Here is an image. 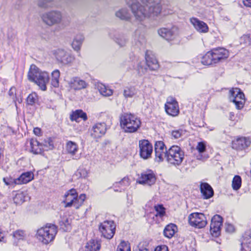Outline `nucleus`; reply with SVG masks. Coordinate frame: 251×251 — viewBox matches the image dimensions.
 Returning a JSON list of instances; mask_svg holds the SVG:
<instances>
[{
  "mask_svg": "<svg viewBox=\"0 0 251 251\" xmlns=\"http://www.w3.org/2000/svg\"><path fill=\"white\" fill-rule=\"evenodd\" d=\"M141 125L140 119L131 113H124L120 117V125L125 132H136Z\"/></svg>",
  "mask_w": 251,
  "mask_h": 251,
  "instance_id": "7ed1b4c3",
  "label": "nucleus"
},
{
  "mask_svg": "<svg viewBox=\"0 0 251 251\" xmlns=\"http://www.w3.org/2000/svg\"><path fill=\"white\" fill-rule=\"evenodd\" d=\"M177 230V227L175 224H170L165 227L163 231L164 235L168 238H171Z\"/></svg>",
  "mask_w": 251,
  "mask_h": 251,
  "instance_id": "cd10ccee",
  "label": "nucleus"
},
{
  "mask_svg": "<svg viewBox=\"0 0 251 251\" xmlns=\"http://www.w3.org/2000/svg\"><path fill=\"white\" fill-rule=\"evenodd\" d=\"M57 232V227L55 225L48 224L37 230L36 236L39 241L47 244L53 241Z\"/></svg>",
  "mask_w": 251,
  "mask_h": 251,
  "instance_id": "20e7f679",
  "label": "nucleus"
},
{
  "mask_svg": "<svg viewBox=\"0 0 251 251\" xmlns=\"http://www.w3.org/2000/svg\"><path fill=\"white\" fill-rule=\"evenodd\" d=\"M115 228L116 226L112 221H105L99 226V230L102 236L108 239H110L113 237Z\"/></svg>",
  "mask_w": 251,
  "mask_h": 251,
  "instance_id": "0eeeda50",
  "label": "nucleus"
},
{
  "mask_svg": "<svg viewBox=\"0 0 251 251\" xmlns=\"http://www.w3.org/2000/svg\"><path fill=\"white\" fill-rule=\"evenodd\" d=\"M201 62L205 65H210L214 64L212 60V55L210 51L207 52L201 58Z\"/></svg>",
  "mask_w": 251,
  "mask_h": 251,
  "instance_id": "4c0bfd02",
  "label": "nucleus"
},
{
  "mask_svg": "<svg viewBox=\"0 0 251 251\" xmlns=\"http://www.w3.org/2000/svg\"><path fill=\"white\" fill-rule=\"evenodd\" d=\"M98 89L101 95L105 97H108L113 94V91L109 88H107L103 84H99L98 85Z\"/></svg>",
  "mask_w": 251,
  "mask_h": 251,
  "instance_id": "f704fd0d",
  "label": "nucleus"
},
{
  "mask_svg": "<svg viewBox=\"0 0 251 251\" xmlns=\"http://www.w3.org/2000/svg\"><path fill=\"white\" fill-rule=\"evenodd\" d=\"M137 94V90L134 86H128L125 87L123 95L125 98H132Z\"/></svg>",
  "mask_w": 251,
  "mask_h": 251,
  "instance_id": "473e14b6",
  "label": "nucleus"
},
{
  "mask_svg": "<svg viewBox=\"0 0 251 251\" xmlns=\"http://www.w3.org/2000/svg\"><path fill=\"white\" fill-rule=\"evenodd\" d=\"M129 184L130 181L129 178L128 177H125L119 182H116L113 184L114 188H116L117 187L120 188L119 190L114 189V191L121 192L123 190H125L126 188L129 186Z\"/></svg>",
  "mask_w": 251,
  "mask_h": 251,
  "instance_id": "c85d7f7f",
  "label": "nucleus"
},
{
  "mask_svg": "<svg viewBox=\"0 0 251 251\" xmlns=\"http://www.w3.org/2000/svg\"><path fill=\"white\" fill-rule=\"evenodd\" d=\"M245 6L251 7V0H243Z\"/></svg>",
  "mask_w": 251,
  "mask_h": 251,
  "instance_id": "052dcab7",
  "label": "nucleus"
},
{
  "mask_svg": "<svg viewBox=\"0 0 251 251\" xmlns=\"http://www.w3.org/2000/svg\"><path fill=\"white\" fill-rule=\"evenodd\" d=\"M68 84L70 88L75 91L85 89L88 86V83L85 80L77 76L71 78Z\"/></svg>",
  "mask_w": 251,
  "mask_h": 251,
  "instance_id": "2eb2a0df",
  "label": "nucleus"
},
{
  "mask_svg": "<svg viewBox=\"0 0 251 251\" xmlns=\"http://www.w3.org/2000/svg\"><path fill=\"white\" fill-rule=\"evenodd\" d=\"M26 145L27 147H30V151L34 154H41L43 152V145L36 139H31L27 142Z\"/></svg>",
  "mask_w": 251,
  "mask_h": 251,
  "instance_id": "412c9836",
  "label": "nucleus"
},
{
  "mask_svg": "<svg viewBox=\"0 0 251 251\" xmlns=\"http://www.w3.org/2000/svg\"><path fill=\"white\" fill-rule=\"evenodd\" d=\"M230 100L232 101L238 109H242L245 103V96L239 88H233L229 91Z\"/></svg>",
  "mask_w": 251,
  "mask_h": 251,
  "instance_id": "6e6552de",
  "label": "nucleus"
},
{
  "mask_svg": "<svg viewBox=\"0 0 251 251\" xmlns=\"http://www.w3.org/2000/svg\"><path fill=\"white\" fill-rule=\"evenodd\" d=\"M165 108L166 113L173 117L177 116L179 112L178 103L173 97H169L167 99V102L165 104Z\"/></svg>",
  "mask_w": 251,
  "mask_h": 251,
  "instance_id": "9d476101",
  "label": "nucleus"
},
{
  "mask_svg": "<svg viewBox=\"0 0 251 251\" xmlns=\"http://www.w3.org/2000/svg\"><path fill=\"white\" fill-rule=\"evenodd\" d=\"M25 194L24 192H21L17 193L13 199V201L17 204H20L25 201Z\"/></svg>",
  "mask_w": 251,
  "mask_h": 251,
  "instance_id": "37998d69",
  "label": "nucleus"
},
{
  "mask_svg": "<svg viewBox=\"0 0 251 251\" xmlns=\"http://www.w3.org/2000/svg\"><path fill=\"white\" fill-rule=\"evenodd\" d=\"M212 55V60L214 62V64H216L219 62H220L218 55H216V51H214V49H213L210 51Z\"/></svg>",
  "mask_w": 251,
  "mask_h": 251,
  "instance_id": "6e6d98bb",
  "label": "nucleus"
},
{
  "mask_svg": "<svg viewBox=\"0 0 251 251\" xmlns=\"http://www.w3.org/2000/svg\"><path fill=\"white\" fill-rule=\"evenodd\" d=\"M25 236L24 231L17 230L13 233V237L18 240H23Z\"/></svg>",
  "mask_w": 251,
  "mask_h": 251,
  "instance_id": "de8ad7c7",
  "label": "nucleus"
},
{
  "mask_svg": "<svg viewBox=\"0 0 251 251\" xmlns=\"http://www.w3.org/2000/svg\"><path fill=\"white\" fill-rule=\"evenodd\" d=\"M55 54L57 60L65 65L72 63L75 59V57L73 55L61 49L57 50Z\"/></svg>",
  "mask_w": 251,
  "mask_h": 251,
  "instance_id": "4468645a",
  "label": "nucleus"
},
{
  "mask_svg": "<svg viewBox=\"0 0 251 251\" xmlns=\"http://www.w3.org/2000/svg\"><path fill=\"white\" fill-rule=\"evenodd\" d=\"M189 224L194 227L201 228L207 224V221L204 215L201 213H193L188 217Z\"/></svg>",
  "mask_w": 251,
  "mask_h": 251,
  "instance_id": "1a4fd4ad",
  "label": "nucleus"
},
{
  "mask_svg": "<svg viewBox=\"0 0 251 251\" xmlns=\"http://www.w3.org/2000/svg\"><path fill=\"white\" fill-rule=\"evenodd\" d=\"M186 131L182 129L173 130L171 132V135L174 139H177L185 134Z\"/></svg>",
  "mask_w": 251,
  "mask_h": 251,
  "instance_id": "c03bdc74",
  "label": "nucleus"
},
{
  "mask_svg": "<svg viewBox=\"0 0 251 251\" xmlns=\"http://www.w3.org/2000/svg\"><path fill=\"white\" fill-rule=\"evenodd\" d=\"M88 172L86 169L83 168H79L75 173L74 176L77 178H85L87 176Z\"/></svg>",
  "mask_w": 251,
  "mask_h": 251,
  "instance_id": "49530a36",
  "label": "nucleus"
},
{
  "mask_svg": "<svg viewBox=\"0 0 251 251\" xmlns=\"http://www.w3.org/2000/svg\"><path fill=\"white\" fill-rule=\"evenodd\" d=\"M223 223V218L219 215H215L211 219L210 232L213 236L218 237L221 233V227Z\"/></svg>",
  "mask_w": 251,
  "mask_h": 251,
  "instance_id": "9b49d317",
  "label": "nucleus"
},
{
  "mask_svg": "<svg viewBox=\"0 0 251 251\" xmlns=\"http://www.w3.org/2000/svg\"><path fill=\"white\" fill-rule=\"evenodd\" d=\"M147 69L144 67V64L140 62L138 64L137 71L139 75H142L147 72Z\"/></svg>",
  "mask_w": 251,
  "mask_h": 251,
  "instance_id": "603ef678",
  "label": "nucleus"
},
{
  "mask_svg": "<svg viewBox=\"0 0 251 251\" xmlns=\"http://www.w3.org/2000/svg\"><path fill=\"white\" fill-rule=\"evenodd\" d=\"M145 59L147 65L151 71L156 70L159 68V64L155 56L151 51H147L146 53Z\"/></svg>",
  "mask_w": 251,
  "mask_h": 251,
  "instance_id": "aec40b11",
  "label": "nucleus"
},
{
  "mask_svg": "<svg viewBox=\"0 0 251 251\" xmlns=\"http://www.w3.org/2000/svg\"><path fill=\"white\" fill-rule=\"evenodd\" d=\"M216 51V55H218V59L220 61L226 59L229 55L228 51L224 48L214 49Z\"/></svg>",
  "mask_w": 251,
  "mask_h": 251,
  "instance_id": "2f4dec72",
  "label": "nucleus"
},
{
  "mask_svg": "<svg viewBox=\"0 0 251 251\" xmlns=\"http://www.w3.org/2000/svg\"><path fill=\"white\" fill-rule=\"evenodd\" d=\"M77 195V192L74 189L70 190L65 194V200L64 202L65 203L66 207H69L72 206L73 205V202L75 199Z\"/></svg>",
  "mask_w": 251,
  "mask_h": 251,
  "instance_id": "393cba45",
  "label": "nucleus"
},
{
  "mask_svg": "<svg viewBox=\"0 0 251 251\" xmlns=\"http://www.w3.org/2000/svg\"><path fill=\"white\" fill-rule=\"evenodd\" d=\"M27 76L28 79L35 82L42 90L47 89L46 85L49 80V75L47 72L41 71L36 66L32 64Z\"/></svg>",
  "mask_w": 251,
  "mask_h": 251,
  "instance_id": "f03ea898",
  "label": "nucleus"
},
{
  "mask_svg": "<svg viewBox=\"0 0 251 251\" xmlns=\"http://www.w3.org/2000/svg\"><path fill=\"white\" fill-rule=\"evenodd\" d=\"M66 150L67 152L70 155L73 159L77 160L80 158V154L77 153L78 147L75 143L71 141L67 142Z\"/></svg>",
  "mask_w": 251,
  "mask_h": 251,
  "instance_id": "6ab92c4d",
  "label": "nucleus"
},
{
  "mask_svg": "<svg viewBox=\"0 0 251 251\" xmlns=\"http://www.w3.org/2000/svg\"><path fill=\"white\" fill-rule=\"evenodd\" d=\"M190 22L199 32L207 33L208 31V25L203 21H200L196 18H192L190 19Z\"/></svg>",
  "mask_w": 251,
  "mask_h": 251,
  "instance_id": "4be33fe9",
  "label": "nucleus"
},
{
  "mask_svg": "<svg viewBox=\"0 0 251 251\" xmlns=\"http://www.w3.org/2000/svg\"><path fill=\"white\" fill-rule=\"evenodd\" d=\"M86 199V196L84 194L80 195L78 197L77 195L73 202V206H74L76 209H78L83 204L84 201Z\"/></svg>",
  "mask_w": 251,
  "mask_h": 251,
  "instance_id": "e433bc0d",
  "label": "nucleus"
},
{
  "mask_svg": "<svg viewBox=\"0 0 251 251\" xmlns=\"http://www.w3.org/2000/svg\"><path fill=\"white\" fill-rule=\"evenodd\" d=\"M154 251H168V248L165 245L157 247Z\"/></svg>",
  "mask_w": 251,
  "mask_h": 251,
  "instance_id": "4d7b16f0",
  "label": "nucleus"
},
{
  "mask_svg": "<svg viewBox=\"0 0 251 251\" xmlns=\"http://www.w3.org/2000/svg\"><path fill=\"white\" fill-rule=\"evenodd\" d=\"M159 35L168 41H172L177 36V29L173 27L171 29L162 28L158 30Z\"/></svg>",
  "mask_w": 251,
  "mask_h": 251,
  "instance_id": "f3484780",
  "label": "nucleus"
},
{
  "mask_svg": "<svg viewBox=\"0 0 251 251\" xmlns=\"http://www.w3.org/2000/svg\"><path fill=\"white\" fill-rule=\"evenodd\" d=\"M226 230L229 232H232L234 230V226L231 224H226Z\"/></svg>",
  "mask_w": 251,
  "mask_h": 251,
  "instance_id": "13d9d810",
  "label": "nucleus"
},
{
  "mask_svg": "<svg viewBox=\"0 0 251 251\" xmlns=\"http://www.w3.org/2000/svg\"><path fill=\"white\" fill-rule=\"evenodd\" d=\"M117 251H130L129 243L124 241H122L119 245Z\"/></svg>",
  "mask_w": 251,
  "mask_h": 251,
  "instance_id": "a18cd8bd",
  "label": "nucleus"
},
{
  "mask_svg": "<svg viewBox=\"0 0 251 251\" xmlns=\"http://www.w3.org/2000/svg\"><path fill=\"white\" fill-rule=\"evenodd\" d=\"M206 145L203 142H199L196 147L197 150L199 152H203L205 150Z\"/></svg>",
  "mask_w": 251,
  "mask_h": 251,
  "instance_id": "864d4df0",
  "label": "nucleus"
},
{
  "mask_svg": "<svg viewBox=\"0 0 251 251\" xmlns=\"http://www.w3.org/2000/svg\"><path fill=\"white\" fill-rule=\"evenodd\" d=\"M37 96L35 93L30 94L27 98V103L29 105H32L36 100Z\"/></svg>",
  "mask_w": 251,
  "mask_h": 251,
  "instance_id": "8fccbe9b",
  "label": "nucleus"
},
{
  "mask_svg": "<svg viewBox=\"0 0 251 251\" xmlns=\"http://www.w3.org/2000/svg\"><path fill=\"white\" fill-rule=\"evenodd\" d=\"M167 161L172 165L179 166L184 158V152L178 146H173L168 150Z\"/></svg>",
  "mask_w": 251,
  "mask_h": 251,
  "instance_id": "39448f33",
  "label": "nucleus"
},
{
  "mask_svg": "<svg viewBox=\"0 0 251 251\" xmlns=\"http://www.w3.org/2000/svg\"><path fill=\"white\" fill-rule=\"evenodd\" d=\"M52 78L51 84L54 87L57 88L59 86V78L60 77V72L55 70L52 73Z\"/></svg>",
  "mask_w": 251,
  "mask_h": 251,
  "instance_id": "c9c22d12",
  "label": "nucleus"
},
{
  "mask_svg": "<svg viewBox=\"0 0 251 251\" xmlns=\"http://www.w3.org/2000/svg\"><path fill=\"white\" fill-rule=\"evenodd\" d=\"M251 144L249 138L244 137H237L232 141V149L236 150H242L248 148Z\"/></svg>",
  "mask_w": 251,
  "mask_h": 251,
  "instance_id": "dca6fc26",
  "label": "nucleus"
},
{
  "mask_svg": "<svg viewBox=\"0 0 251 251\" xmlns=\"http://www.w3.org/2000/svg\"><path fill=\"white\" fill-rule=\"evenodd\" d=\"M33 132L36 135L39 136L41 133V129L38 127H36L34 128Z\"/></svg>",
  "mask_w": 251,
  "mask_h": 251,
  "instance_id": "680f3d73",
  "label": "nucleus"
},
{
  "mask_svg": "<svg viewBox=\"0 0 251 251\" xmlns=\"http://www.w3.org/2000/svg\"><path fill=\"white\" fill-rule=\"evenodd\" d=\"M117 17L123 20H128L131 17V15L128 9L126 8H123L119 9L115 14Z\"/></svg>",
  "mask_w": 251,
  "mask_h": 251,
  "instance_id": "7c9ffc66",
  "label": "nucleus"
},
{
  "mask_svg": "<svg viewBox=\"0 0 251 251\" xmlns=\"http://www.w3.org/2000/svg\"><path fill=\"white\" fill-rule=\"evenodd\" d=\"M41 18L45 25L52 26L61 23L63 15L60 11L53 10L42 14Z\"/></svg>",
  "mask_w": 251,
  "mask_h": 251,
  "instance_id": "423d86ee",
  "label": "nucleus"
},
{
  "mask_svg": "<svg viewBox=\"0 0 251 251\" xmlns=\"http://www.w3.org/2000/svg\"><path fill=\"white\" fill-rule=\"evenodd\" d=\"M62 222L63 223V224H64V225H65V226L66 227H67V226L68 225H70V223H69V220H68V219H65L64 220V221H63V222Z\"/></svg>",
  "mask_w": 251,
  "mask_h": 251,
  "instance_id": "e2e57ef3",
  "label": "nucleus"
},
{
  "mask_svg": "<svg viewBox=\"0 0 251 251\" xmlns=\"http://www.w3.org/2000/svg\"><path fill=\"white\" fill-rule=\"evenodd\" d=\"M83 40L84 37L82 35H76L74 38L72 43L73 48L76 51L79 50Z\"/></svg>",
  "mask_w": 251,
  "mask_h": 251,
  "instance_id": "c756f323",
  "label": "nucleus"
},
{
  "mask_svg": "<svg viewBox=\"0 0 251 251\" xmlns=\"http://www.w3.org/2000/svg\"><path fill=\"white\" fill-rule=\"evenodd\" d=\"M241 178L239 176H235L232 180V187L234 190H238L241 186Z\"/></svg>",
  "mask_w": 251,
  "mask_h": 251,
  "instance_id": "a19ab883",
  "label": "nucleus"
},
{
  "mask_svg": "<svg viewBox=\"0 0 251 251\" xmlns=\"http://www.w3.org/2000/svg\"><path fill=\"white\" fill-rule=\"evenodd\" d=\"M14 179H12L11 178H3V181L5 182L6 185H10L13 183H14V181H13Z\"/></svg>",
  "mask_w": 251,
  "mask_h": 251,
  "instance_id": "bf43d9fd",
  "label": "nucleus"
},
{
  "mask_svg": "<svg viewBox=\"0 0 251 251\" xmlns=\"http://www.w3.org/2000/svg\"><path fill=\"white\" fill-rule=\"evenodd\" d=\"M154 209L156 211V214L153 215V218L159 217L162 219L166 214V209L162 204H157L155 205Z\"/></svg>",
  "mask_w": 251,
  "mask_h": 251,
  "instance_id": "72a5a7b5",
  "label": "nucleus"
},
{
  "mask_svg": "<svg viewBox=\"0 0 251 251\" xmlns=\"http://www.w3.org/2000/svg\"><path fill=\"white\" fill-rule=\"evenodd\" d=\"M53 0H38L37 5L38 7L44 9L51 7V3Z\"/></svg>",
  "mask_w": 251,
  "mask_h": 251,
  "instance_id": "79ce46f5",
  "label": "nucleus"
},
{
  "mask_svg": "<svg viewBox=\"0 0 251 251\" xmlns=\"http://www.w3.org/2000/svg\"><path fill=\"white\" fill-rule=\"evenodd\" d=\"M167 150L166 147L162 141H157L154 145L155 152Z\"/></svg>",
  "mask_w": 251,
  "mask_h": 251,
  "instance_id": "09e8293b",
  "label": "nucleus"
},
{
  "mask_svg": "<svg viewBox=\"0 0 251 251\" xmlns=\"http://www.w3.org/2000/svg\"><path fill=\"white\" fill-rule=\"evenodd\" d=\"M43 145V152L45 151L52 150L53 148V145L51 141L49 140L45 141Z\"/></svg>",
  "mask_w": 251,
  "mask_h": 251,
  "instance_id": "3c124183",
  "label": "nucleus"
},
{
  "mask_svg": "<svg viewBox=\"0 0 251 251\" xmlns=\"http://www.w3.org/2000/svg\"><path fill=\"white\" fill-rule=\"evenodd\" d=\"M201 192L205 199L211 198L214 194V191L211 186L206 182L201 183L200 185Z\"/></svg>",
  "mask_w": 251,
  "mask_h": 251,
  "instance_id": "b1692460",
  "label": "nucleus"
},
{
  "mask_svg": "<svg viewBox=\"0 0 251 251\" xmlns=\"http://www.w3.org/2000/svg\"><path fill=\"white\" fill-rule=\"evenodd\" d=\"M70 120L72 121L78 122L77 120L80 118L83 121H85L87 120V116L85 112H83L82 110H76L75 111H73L70 115Z\"/></svg>",
  "mask_w": 251,
  "mask_h": 251,
  "instance_id": "bb28decb",
  "label": "nucleus"
},
{
  "mask_svg": "<svg viewBox=\"0 0 251 251\" xmlns=\"http://www.w3.org/2000/svg\"><path fill=\"white\" fill-rule=\"evenodd\" d=\"M106 130V125L104 123H97L93 126L91 130V135L94 138H98L103 135Z\"/></svg>",
  "mask_w": 251,
  "mask_h": 251,
  "instance_id": "a211bd4d",
  "label": "nucleus"
},
{
  "mask_svg": "<svg viewBox=\"0 0 251 251\" xmlns=\"http://www.w3.org/2000/svg\"><path fill=\"white\" fill-rule=\"evenodd\" d=\"M241 42H242L243 41H245V44H250L251 42L250 37L248 35H243L241 37Z\"/></svg>",
  "mask_w": 251,
  "mask_h": 251,
  "instance_id": "5fc2aeb1",
  "label": "nucleus"
},
{
  "mask_svg": "<svg viewBox=\"0 0 251 251\" xmlns=\"http://www.w3.org/2000/svg\"><path fill=\"white\" fill-rule=\"evenodd\" d=\"M156 177L151 170L145 172L141 174V176L137 180V182L144 185L151 186L155 183Z\"/></svg>",
  "mask_w": 251,
  "mask_h": 251,
  "instance_id": "ddd939ff",
  "label": "nucleus"
},
{
  "mask_svg": "<svg viewBox=\"0 0 251 251\" xmlns=\"http://www.w3.org/2000/svg\"><path fill=\"white\" fill-rule=\"evenodd\" d=\"M140 156L144 159H148L151 156L152 152V145L147 140L139 141Z\"/></svg>",
  "mask_w": 251,
  "mask_h": 251,
  "instance_id": "f8f14e48",
  "label": "nucleus"
},
{
  "mask_svg": "<svg viewBox=\"0 0 251 251\" xmlns=\"http://www.w3.org/2000/svg\"><path fill=\"white\" fill-rule=\"evenodd\" d=\"M4 241V236L2 234H0V242H2Z\"/></svg>",
  "mask_w": 251,
  "mask_h": 251,
  "instance_id": "0e129e2a",
  "label": "nucleus"
},
{
  "mask_svg": "<svg viewBox=\"0 0 251 251\" xmlns=\"http://www.w3.org/2000/svg\"><path fill=\"white\" fill-rule=\"evenodd\" d=\"M34 178V175L31 172H27L23 173L20 177L13 180L14 184H26L31 181Z\"/></svg>",
  "mask_w": 251,
  "mask_h": 251,
  "instance_id": "5701e85b",
  "label": "nucleus"
},
{
  "mask_svg": "<svg viewBox=\"0 0 251 251\" xmlns=\"http://www.w3.org/2000/svg\"><path fill=\"white\" fill-rule=\"evenodd\" d=\"M155 160L156 161L158 162H160L163 161L164 159H166L167 160V154H168V150H165L164 151H157V152H155Z\"/></svg>",
  "mask_w": 251,
  "mask_h": 251,
  "instance_id": "58836bf2",
  "label": "nucleus"
},
{
  "mask_svg": "<svg viewBox=\"0 0 251 251\" xmlns=\"http://www.w3.org/2000/svg\"><path fill=\"white\" fill-rule=\"evenodd\" d=\"M115 42L121 47H125L128 42V39L124 35H118L115 38Z\"/></svg>",
  "mask_w": 251,
  "mask_h": 251,
  "instance_id": "ea45409f",
  "label": "nucleus"
},
{
  "mask_svg": "<svg viewBox=\"0 0 251 251\" xmlns=\"http://www.w3.org/2000/svg\"><path fill=\"white\" fill-rule=\"evenodd\" d=\"M137 21L142 22L151 15L157 16L162 11L161 0H126Z\"/></svg>",
  "mask_w": 251,
  "mask_h": 251,
  "instance_id": "f257e3e1",
  "label": "nucleus"
},
{
  "mask_svg": "<svg viewBox=\"0 0 251 251\" xmlns=\"http://www.w3.org/2000/svg\"><path fill=\"white\" fill-rule=\"evenodd\" d=\"M101 247L100 241L97 240H91L85 246L84 251H99Z\"/></svg>",
  "mask_w": 251,
  "mask_h": 251,
  "instance_id": "a878e982",
  "label": "nucleus"
}]
</instances>
